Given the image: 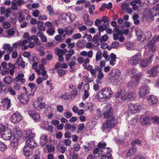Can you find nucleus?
<instances>
[{"mask_svg": "<svg viewBox=\"0 0 159 159\" xmlns=\"http://www.w3.org/2000/svg\"><path fill=\"white\" fill-rule=\"evenodd\" d=\"M117 123V120L115 117H110L109 118L102 124V129L103 132L105 133H109L111 129Z\"/></svg>", "mask_w": 159, "mask_h": 159, "instance_id": "nucleus-1", "label": "nucleus"}, {"mask_svg": "<svg viewBox=\"0 0 159 159\" xmlns=\"http://www.w3.org/2000/svg\"><path fill=\"white\" fill-rule=\"evenodd\" d=\"M8 127L7 124H0V136L6 140H10L12 135L11 131L7 129Z\"/></svg>", "mask_w": 159, "mask_h": 159, "instance_id": "nucleus-2", "label": "nucleus"}, {"mask_svg": "<svg viewBox=\"0 0 159 159\" xmlns=\"http://www.w3.org/2000/svg\"><path fill=\"white\" fill-rule=\"evenodd\" d=\"M113 95L112 92L110 88L106 87L103 89L99 92L95 96L96 98L99 99H108Z\"/></svg>", "mask_w": 159, "mask_h": 159, "instance_id": "nucleus-3", "label": "nucleus"}, {"mask_svg": "<svg viewBox=\"0 0 159 159\" xmlns=\"http://www.w3.org/2000/svg\"><path fill=\"white\" fill-rule=\"evenodd\" d=\"M142 58L141 54L139 53H138L128 58V62L131 65L135 66L140 62Z\"/></svg>", "mask_w": 159, "mask_h": 159, "instance_id": "nucleus-4", "label": "nucleus"}, {"mask_svg": "<svg viewBox=\"0 0 159 159\" xmlns=\"http://www.w3.org/2000/svg\"><path fill=\"white\" fill-rule=\"evenodd\" d=\"M141 108V105L138 103L130 104L129 105L128 111L129 112L135 113L139 111Z\"/></svg>", "mask_w": 159, "mask_h": 159, "instance_id": "nucleus-5", "label": "nucleus"}, {"mask_svg": "<svg viewBox=\"0 0 159 159\" xmlns=\"http://www.w3.org/2000/svg\"><path fill=\"white\" fill-rule=\"evenodd\" d=\"M62 18L65 20L68 23H70L74 20L76 18V16L74 14H71L70 13L67 14L63 13L61 16Z\"/></svg>", "mask_w": 159, "mask_h": 159, "instance_id": "nucleus-6", "label": "nucleus"}, {"mask_svg": "<svg viewBox=\"0 0 159 159\" xmlns=\"http://www.w3.org/2000/svg\"><path fill=\"white\" fill-rule=\"evenodd\" d=\"M21 115L18 112L13 114L10 118V121L13 123H16L19 122L21 119Z\"/></svg>", "mask_w": 159, "mask_h": 159, "instance_id": "nucleus-7", "label": "nucleus"}, {"mask_svg": "<svg viewBox=\"0 0 159 159\" xmlns=\"http://www.w3.org/2000/svg\"><path fill=\"white\" fill-rule=\"evenodd\" d=\"M36 145L37 144L34 139H28L26 141L25 145L24 147L30 149H33Z\"/></svg>", "mask_w": 159, "mask_h": 159, "instance_id": "nucleus-8", "label": "nucleus"}, {"mask_svg": "<svg viewBox=\"0 0 159 159\" xmlns=\"http://www.w3.org/2000/svg\"><path fill=\"white\" fill-rule=\"evenodd\" d=\"M153 57L154 55H152L149 57V59L141 60L140 63V66L142 68H144L147 67L151 63L152 61V58Z\"/></svg>", "mask_w": 159, "mask_h": 159, "instance_id": "nucleus-9", "label": "nucleus"}, {"mask_svg": "<svg viewBox=\"0 0 159 159\" xmlns=\"http://www.w3.org/2000/svg\"><path fill=\"white\" fill-rule=\"evenodd\" d=\"M21 103L26 104L28 103L29 100L28 95L26 94H21L18 97Z\"/></svg>", "mask_w": 159, "mask_h": 159, "instance_id": "nucleus-10", "label": "nucleus"}, {"mask_svg": "<svg viewBox=\"0 0 159 159\" xmlns=\"http://www.w3.org/2000/svg\"><path fill=\"white\" fill-rule=\"evenodd\" d=\"M24 75L22 73L19 74L15 78L13 79V81L15 83H17L20 81L22 84H24L26 81L25 79L24 78Z\"/></svg>", "mask_w": 159, "mask_h": 159, "instance_id": "nucleus-11", "label": "nucleus"}, {"mask_svg": "<svg viewBox=\"0 0 159 159\" xmlns=\"http://www.w3.org/2000/svg\"><path fill=\"white\" fill-rule=\"evenodd\" d=\"M105 108L106 109L104 111L103 113L104 117L108 119L109 118L112 117L113 114L112 108L109 106H107Z\"/></svg>", "mask_w": 159, "mask_h": 159, "instance_id": "nucleus-12", "label": "nucleus"}, {"mask_svg": "<svg viewBox=\"0 0 159 159\" xmlns=\"http://www.w3.org/2000/svg\"><path fill=\"white\" fill-rule=\"evenodd\" d=\"M149 93V88L147 86L141 87L139 89V94L140 96L143 97Z\"/></svg>", "mask_w": 159, "mask_h": 159, "instance_id": "nucleus-13", "label": "nucleus"}, {"mask_svg": "<svg viewBox=\"0 0 159 159\" xmlns=\"http://www.w3.org/2000/svg\"><path fill=\"white\" fill-rule=\"evenodd\" d=\"M135 93L133 92H129L126 93L125 91L124 96L122 97V100H125L128 99V100H134L136 98Z\"/></svg>", "mask_w": 159, "mask_h": 159, "instance_id": "nucleus-14", "label": "nucleus"}, {"mask_svg": "<svg viewBox=\"0 0 159 159\" xmlns=\"http://www.w3.org/2000/svg\"><path fill=\"white\" fill-rule=\"evenodd\" d=\"M159 67V66L157 65L153 67L151 70H147V73L149 74L150 77L154 78L157 75V69Z\"/></svg>", "mask_w": 159, "mask_h": 159, "instance_id": "nucleus-15", "label": "nucleus"}, {"mask_svg": "<svg viewBox=\"0 0 159 159\" xmlns=\"http://www.w3.org/2000/svg\"><path fill=\"white\" fill-rule=\"evenodd\" d=\"M28 112L29 116L33 119L34 122H37L40 120V116L38 113L33 112L31 111H28Z\"/></svg>", "mask_w": 159, "mask_h": 159, "instance_id": "nucleus-16", "label": "nucleus"}, {"mask_svg": "<svg viewBox=\"0 0 159 159\" xmlns=\"http://www.w3.org/2000/svg\"><path fill=\"white\" fill-rule=\"evenodd\" d=\"M21 137H17L16 135L13 136V139L11 142V146L13 148H17L18 142Z\"/></svg>", "mask_w": 159, "mask_h": 159, "instance_id": "nucleus-17", "label": "nucleus"}, {"mask_svg": "<svg viewBox=\"0 0 159 159\" xmlns=\"http://www.w3.org/2000/svg\"><path fill=\"white\" fill-rule=\"evenodd\" d=\"M123 34L122 31L119 30L118 27H116L113 31V39L115 40L118 39L119 36Z\"/></svg>", "mask_w": 159, "mask_h": 159, "instance_id": "nucleus-18", "label": "nucleus"}, {"mask_svg": "<svg viewBox=\"0 0 159 159\" xmlns=\"http://www.w3.org/2000/svg\"><path fill=\"white\" fill-rule=\"evenodd\" d=\"M110 74L113 77H114L115 79H117L120 75V72L119 70L114 69L110 72Z\"/></svg>", "mask_w": 159, "mask_h": 159, "instance_id": "nucleus-19", "label": "nucleus"}, {"mask_svg": "<svg viewBox=\"0 0 159 159\" xmlns=\"http://www.w3.org/2000/svg\"><path fill=\"white\" fill-rule=\"evenodd\" d=\"M156 11L155 10L154 8H152L149 10V15L151 16L153 19L155 20L156 21H159V13L156 14H154V12Z\"/></svg>", "mask_w": 159, "mask_h": 159, "instance_id": "nucleus-20", "label": "nucleus"}, {"mask_svg": "<svg viewBox=\"0 0 159 159\" xmlns=\"http://www.w3.org/2000/svg\"><path fill=\"white\" fill-rule=\"evenodd\" d=\"M154 40H153V39L148 43L146 46V48H149L150 51L152 52H154L155 50V48L154 46L155 43H156Z\"/></svg>", "mask_w": 159, "mask_h": 159, "instance_id": "nucleus-21", "label": "nucleus"}, {"mask_svg": "<svg viewBox=\"0 0 159 159\" xmlns=\"http://www.w3.org/2000/svg\"><path fill=\"white\" fill-rule=\"evenodd\" d=\"M33 105L34 107L35 108H39L40 109H43L45 108L46 106L45 103L38 102H34Z\"/></svg>", "mask_w": 159, "mask_h": 159, "instance_id": "nucleus-22", "label": "nucleus"}, {"mask_svg": "<svg viewBox=\"0 0 159 159\" xmlns=\"http://www.w3.org/2000/svg\"><path fill=\"white\" fill-rule=\"evenodd\" d=\"M148 102L151 105L156 104L158 102L157 98L154 96H150L148 99Z\"/></svg>", "mask_w": 159, "mask_h": 159, "instance_id": "nucleus-23", "label": "nucleus"}, {"mask_svg": "<svg viewBox=\"0 0 159 159\" xmlns=\"http://www.w3.org/2000/svg\"><path fill=\"white\" fill-rule=\"evenodd\" d=\"M48 142L47 135L43 134L40 138V144L42 146H44Z\"/></svg>", "mask_w": 159, "mask_h": 159, "instance_id": "nucleus-24", "label": "nucleus"}, {"mask_svg": "<svg viewBox=\"0 0 159 159\" xmlns=\"http://www.w3.org/2000/svg\"><path fill=\"white\" fill-rule=\"evenodd\" d=\"M84 108H85V110L87 109L89 110L90 111H92L95 108V106L92 102H89L86 104Z\"/></svg>", "mask_w": 159, "mask_h": 159, "instance_id": "nucleus-25", "label": "nucleus"}, {"mask_svg": "<svg viewBox=\"0 0 159 159\" xmlns=\"http://www.w3.org/2000/svg\"><path fill=\"white\" fill-rule=\"evenodd\" d=\"M13 136L16 135L17 137H21L22 134L20 130L19 127L15 126L13 129Z\"/></svg>", "mask_w": 159, "mask_h": 159, "instance_id": "nucleus-26", "label": "nucleus"}, {"mask_svg": "<svg viewBox=\"0 0 159 159\" xmlns=\"http://www.w3.org/2000/svg\"><path fill=\"white\" fill-rule=\"evenodd\" d=\"M137 152L136 147L135 146H133L132 148H130L127 152L126 157H129L135 154Z\"/></svg>", "mask_w": 159, "mask_h": 159, "instance_id": "nucleus-27", "label": "nucleus"}, {"mask_svg": "<svg viewBox=\"0 0 159 159\" xmlns=\"http://www.w3.org/2000/svg\"><path fill=\"white\" fill-rule=\"evenodd\" d=\"M135 32L138 40H141L142 38H143L144 33L141 29H138L136 30Z\"/></svg>", "mask_w": 159, "mask_h": 159, "instance_id": "nucleus-28", "label": "nucleus"}, {"mask_svg": "<svg viewBox=\"0 0 159 159\" xmlns=\"http://www.w3.org/2000/svg\"><path fill=\"white\" fill-rule=\"evenodd\" d=\"M37 35L40 37L42 42H46L47 41V37L44 35L43 32L39 31L37 33Z\"/></svg>", "mask_w": 159, "mask_h": 159, "instance_id": "nucleus-29", "label": "nucleus"}, {"mask_svg": "<svg viewBox=\"0 0 159 159\" xmlns=\"http://www.w3.org/2000/svg\"><path fill=\"white\" fill-rule=\"evenodd\" d=\"M125 89H122L120 91H118L116 94H115V96L116 98H120L121 100H122V97L123 95L124 96L125 93Z\"/></svg>", "mask_w": 159, "mask_h": 159, "instance_id": "nucleus-30", "label": "nucleus"}, {"mask_svg": "<svg viewBox=\"0 0 159 159\" xmlns=\"http://www.w3.org/2000/svg\"><path fill=\"white\" fill-rule=\"evenodd\" d=\"M110 25L109 23L103 24V25L98 27V30L100 32H103L105 30H106L109 27Z\"/></svg>", "mask_w": 159, "mask_h": 159, "instance_id": "nucleus-31", "label": "nucleus"}, {"mask_svg": "<svg viewBox=\"0 0 159 159\" xmlns=\"http://www.w3.org/2000/svg\"><path fill=\"white\" fill-rule=\"evenodd\" d=\"M139 83L138 81L133 79L129 82L128 86L130 88H132L135 87Z\"/></svg>", "mask_w": 159, "mask_h": 159, "instance_id": "nucleus-32", "label": "nucleus"}, {"mask_svg": "<svg viewBox=\"0 0 159 159\" xmlns=\"http://www.w3.org/2000/svg\"><path fill=\"white\" fill-rule=\"evenodd\" d=\"M5 83L7 84H10L13 81V80L11 76L9 75L6 76L3 79Z\"/></svg>", "mask_w": 159, "mask_h": 159, "instance_id": "nucleus-33", "label": "nucleus"}, {"mask_svg": "<svg viewBox=\"0 0 159 159\" xmlns=\"http://www.w3.org/2000/svg\"><path fill=\"white\" fill-rule=\"evenodd\" d=\"M3 100L5 102L4 104L5 107H6L7 109L9 108L11 105V103L10 102L11 100L7 98L3 99Z\"/></svg>", "mask_w": 159, "mask_h": 159, "instance_id": "nucleus-34", "label": "nucleus"}, {"mask_svg": "<svg viewBox=\"0 0 159 159\" xmlns=\"http://www.w3.org/2000/svg\"><path fill=\"white\" fill-rule=\"evenodd\" d=\"M30 149L26 148V147H24L23 151L24 155L26 157H28L32 154V151Z\"/></svg>", "mask_w": 159, "mask_h": 159, "instance_id": "nucleus-35", "label": "nucleus"}, {"mask_svg": "<svg viewBox=\"0 0 159 159\" xmlns=\"http://www.w3.org/2000/svg\"><path fill=\"white\" fill-rule=\"evenodd\" d=\"M28 85L31 88L30 92H31V93H29V96H33L34 95V92L35 90V89H34L35 84L32 83H30Z\"/></svg>", "mask_w": 159, "mask_h": 159, "instance_id": "nucleus-36", "label": "nucleus"}, {"mask_svg": "<svg viewBox=\"0 0 159 159\" xmlns=\"http://www.w3.org/2000/svg\"><path fill=\"white\" fill-rule=\"evenodd\" d=\"M3 49L6 50L10 52V53L13 51V48L12 47H11L10 45L8 44H4L3 46Z\"/></svg>", "mask_w": 159, "mask_h": 159, "instance_id": "nucleus-37", "label": "nucleus"}, {"mask_svg": "<svg viewBox=\"0 0 159 159\" xmlns=\"http://www.w3.org/2000/svg\"><path fill=\"white\" fill-rule=\"evenodd\" d=\"M27 134V137L28 139H34L33 138L35 137V134L34 133H32V130L30 129H29L26 131Z\"/></svg>", "mask_w": 159, "mask_h": 159, "instance_id": "nucleus-38", "label": "nucleus"}, {"mask_svg": "<svg viewBox=\"0 0 159 159\" xmlns=\"http://www.w3.org/2000/svg\"><path fill=\"white\" fill-rule=\"evenodd\" d=\"M152 33L150 31H147L144 33L143 39L144 40H148L151 37Z\"/></svg>", "mask_w": 159, "mask_h": 159, "instance_id": "nucleus-39", "label": "nucleus"}, {"mask_svg": "<svg viewBox=\"0 0 159 159\" xmlns=\"http://www.w3.org/2000/svg\"><path fill=\"white\" fill-rule=\"evenodd\" d=\"M91 144V146L84 145V148L85 149V151L86 152H88L89 151L91 150L94 147V145L93 143L91 141L90 143H89Z\"/></svg>", "mask_w": 159, "mask_h": 159, "instance_id": "nucleus-40", "label": "nucleus"}, {"mask_svg": "<svg viewBox=\"0 0 159 159\" xmlns=\"http://www.w3.org/2000/svg\"><path fill=\"white\" fill-rule=\"evenodd\" d=\"M16 64L20 66L22 68H24L25 67V62L22 60L20 57L16 61Z\"/></svg>", "mask_w": 159, "mask_h": 159, "instance_id": "nucleus-41", "label": "nucleus"}, {"mask_svg": "<svg viewBox=\"0 0 159 159\" xmlns=\"http://www.w3.org/2000/svg\"><path fill=\"white\" fill-rule=\"evenodd\" d=\"M37 26L39 29V31H44L45 30V27L43 26V23L42 22H39L37 23Z\"/></svg>", "mask_w": 159, "mask_h": 159, "instance_id": "nucleus-42", "label": "nucleus"}, {"mask_svg": "<svg viewBox=\"0 0 159 159\" xmlns=\"http://www.w3.org/2000/svg\"><path fill=\"white\" fill-rule=\"evenodd\" d=\"M142 124L143 125H148L150 124V119L148 117H146L143 118Z\"/></svg>", "mask_w": 159, "mask_h": 159, "instance_id": "nucleus-43", "label": "nucleus"}, {"mask_svg": "<svg viewBox=\"0 0 159 159\" xmlns=\"http://www.w3.org/2000/svg\"><path fill=\"white\" fill-rule=\"evenodd\" d=\"M139 17V16L137 14H135L133 15L132 18L135 25H138L139 24L140 22L139 20L138 19Z\"/></svg>", "mask_w": 159, "mask_h": 159, "instance_id": "nucleus-44", "label": "nucleus"}, {"mask_svg": "<svg viewBox=\"0 0 159 159\" xmlns=\"http://www.w3.org/2000/svg\"><path fill=\"white\" fill-rule=\"evenodd\" d=\"M73 32V29H72L70 26H68L67 28H66L65 30V34H72Z\"/></svg>", "mask_w": 159, "mask_h": 159, "instance_id": "nucleus-45", "label": "nucleus"}, {"mask_svg": "<svg viewBox=\"0 0 159 159\" xmlns=\"http://www.w3.org/2000/svg\"><path fill=\"white\" fill-rule=\"evenodd\" d=\"M80 145L78 143H75L73 145V149L74 152H77L80 150Z\"/></svg>", "mask_w": 159, "mask_h": 159, "instance_id": "nucleus-46", "label": "nucleus"}, {"mask_svg": "<svg viewBox=\"0 0 159 159\" xmlns=\"http://www.w3.org/2000/svg\"><path fill=\"white\" fill-rule=\"evenodd\" d=\"M106 145V143H99L98 144V148H100L101 151H102V152H104V150H106V148H105V147Z\"/></svg>", "mask_w": 159, "mask_h": 159, "instance_id": "nucleus-47", "label": "nucleus"}, {"mask_svg": "<svg viewBox=\"0 0 159 159\" xmlns=\"http://www.w3.org/2000/svg\"><path fill=\"white\" fill-rule=\"evenodd\" d=\"M7 91L11 95L14 96L16 95V92L12 88L9 86L7 87Z\"/></svg>", "mask_w": 159, "mask_h": 159, "instance_id": "nucleus-48", "label": "nucleus"}, {"mask_svg": "<svg viewBox=\"0 0 159 159\" xmlns=\"http://www.w3.org/2000/svg\"><path fill=\"white\" fill-rule=\"evenodd\" d=\"M143 74L141 72H139L137 74H136L133 76L134 80L137 81L139 82V80L140 79Z\"/></svg>", "mask_w": 159, "mask_h": 159, "instance_id": "nucleus-49", "label": "nucleus"}, {"mask_svg": "<svg viewBox=\"0 0 159 159\" xmlns=\"http://www.w3.org/2000/svg\"><path fill=\"white\" fill-rule=\"evenodd\" d=\"M47 9L49 12V15H52L54 14L53 8L52 6L50 5H48L47 7Z\"/></svg>", "mask_w": 159, "mask_h": 159, "instance_id": "nucleus-50", "label": "nucleus"}, {"mask_svg": "<svg viewBox=\"0 0 159 159\" xmlns=\"http://www.w3.org/2000/svg\"><path fill=\"white\" fill-rule=\"evenodd\" d=\"M102 52L98 50L96 55V61H98L101 60L102 57Z\"/></svg>", "mask_w": 159, "mask_h": 159, "instance_id": "nucleus-51", "label": "nucleus"}, {"mask_svg": "<svg viewBox=\"0 0 159 159\" xmlns=\"http://www.w3.org/2000/svg\"><path fill=\"white\" fill-rule=\"evenodd\" d=\"M57 71L60 77H61L64 75L66 73L65 71L64 70L61 69H57Z\"/></svg>", "mask_w": 159, "mask_h": 159, "instance_id": "nucleus-52", "label": "nucleus"}, {"mask_svg": "<svg viewBox=\"0 0 159 159\" xmlns=\"http://www.w3.org/2000/svg\"><path fill=\"white\" fill-rule=\"evenodd\" d=\"M95 6L93 5H91L89 7V13L92 15L93 13V11L95 10Z\"/></svg>", "mask_w": 159, "mask_h": 159, "instance_id": "nucleus-53", "label": "nucleus"}, {"mask_svg": "<svg viewBox=\"0 0 159 159\" xmlns=\"http://www.w3.org/2000/svg\"><path fill=\"white\" fill-rule=\"evenodd\" d=\"M7 146L4 143L0 141V150L2 151H4L7 149Z\"/></svg>", "mask_w": 159, "mask_h": 159, "instance_id": "nucleus-54", "label": "nucleus"}, {"mask_svg": "<svg viewBox=\"0 0 159 159\" xmlns=\"http://www.w3.org/2000/svg\"><path fill=\"white\" fill-rule=\"evenodd\" d=\"M33 40H34L36 45H40L41 44L40 42L38 41L39 39L36 35L33 36Z\"/></svg>", "mask_w": 159, "mask_h": 159, "instance_id": "nucleus-55", "label": "nucleus"}, {"mask_svg": "<svg viewBox=\"0 0 159 159\" xmlns=\"http://www.w3.org/2000/svg\"><path fill=\"white\" fill-rule=\"evenodd\" d=\"M108 39V36L105 34L103 35L101 38H99V42L102 43V42H105Z\"/></svg>", "mask_w": 159, "mask_h": 159, "instance_id": "nucleus-56", "label": "nucleus"}, {"mask_svg": "<svg viewBox=\"0 0 159 159\" xmlns=\"http://www.w3.org/2000/svg\"><path fill=\"white\" fill-rule=\"evenodd\" d=\"M129 6L128 3L124 2L121 4V7L123 10H126L129 7Z\"/></svg>", "mask_w": 159, "mask_h": 159, "instance_id": "nucleus-57", "label": "nucleus"}, {"mask_svg": "<svg viewBox=\"0 0 159 159\" xmlns=\"http://www.w3.org/2000/svg\"><path fill=\"white\" fill-rule=\"evenodd\" d=\"M11 3V9L13 10H18V8L15 2L14 1H12Z\"/></svg>", "mask_w": 159, "mask_h": 159, "instance_id": "nucleus-58", "label": "nucleus"}, {"mask_svg": "<svg viewBox=\"0 0 159 159\" xmlns=\"http://www.w3.org/2000/svg\"><path fill=\"white\" fill-rule=\"evenodd\" d=\"M111 45L112 48H115L119 46V43L118 42H112Z\"/></svg>", "mask_w": 159, "mask_h": 159, "instance_id": "nucleus-59", "label": "nucleus"}, {"mask_svg": "<svg viewBox=\"0 0 159 159\" xmlns=\"http://www.w3.org/2000/svg\"><path fill=\"white\" fill-rule=\"evenodd\" d=\"M78 155L76 153H73L70 155L69 156L70 159H78Z\"/></svg>", "mask_w": 159, "mask_h": 159, "instance_id": "nucleus-60", "label": "nucleus"}, {"mask_svg": "<svg viewBox=\"0 0 159 159\" xmlns=\"http://www.w3.org/2000/svg\"><path fill=\"white\" fill-rule=\"evenodd\" d=\"M149 5H153L156 4L159 0H147Z\"/></svg>", "mask_w": 159, "mask_h": 159, "instance_id": "nucleus-61", "label": "nucleus"}, {"mask_svg": "<svg viewBox=\"0 0 159 159\" xmlns=\"http://www.w3.org/2000/svg\"><path fill=\"white\" fill-rule=\"evenodd\" d=\"M71 143V140L69 139H65L64 143L66 146H69L70 145Z\"/></svg>", "mask_w": 159, "mask_h": 159, "instance_id": "nucleus-62", "label": "nucleus"}, {"mask_svg": "<svg viewBox=\"0 0 159 159\" xmlns=\"http://www.w3.org/2000/svg\"><path fill=\"white\" fill-rule=\"evenodd\" d=\"M25 19L24 17L23 16L22 14L21 13H19V16L18 17V20L20 22H22Z\"/></svg>", "mask_w": 159, "mask_h": 159, "instance_id": "nucleus-63", "label": "nucleus"}, {"mask_svg": "<svg viewBox=\"0 0 159 159\" xmlns=\"http://www.w3.org/2000/svg\"><path fill=\"white\" fill-rule=\"evenodd\" d=\"M64 115L67 118H70L72 115V113L68 111H66L64 113Z\"/></svg>", "mask_w": 159, "mask_h": 159, "instance_id": "nucleus-64", "label": "nucleus"}]
</instances>
